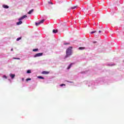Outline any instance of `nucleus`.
Returning <instances> with one entry per match:
<instances>
[{"mask_svg":"<svg viewBox=\"0 0 124 124\" xmlns=\"http://www.w3.org/2000/svg\"><path fill=\"white\" fill-rule=\"evenodd\" d=\"M72 52V46H70L69 48L66 50V58H67L69 56H71V53Z\"/></svg>","mask_w":124,"mask_h":124,"instance_id":"nucleus-1","label":"nucleus"},{"mask_svg":"<svg viewBox=\"0 0 124 124\" xmlns=\"http://www.w3.org/2000/svg\"><path fill=\"white\" fill-rule=\"evenodd\" d=\"M42 55H43V53H37L34 55V58H37V57H41Z\"/></svg>","mask_w":124,"mask_h":124,"instance_id":"nucleus-2","label":"nucleus"},{"mask_svg":"<svg viewBox=\"0 0 124 124\" xmlns=\"http://www.w3.org/2000/svg\"><path fill=\"white\" fill-rule=\"evenodd\" d=\"M9 76H10L12 79H14V78H15V74H10Z\"/></svg>","mask_w":124,"mask_h":124,"instance_id":"nucleus-3","label":"nucleus"},{"mask_svg":"<svg viewBox=\"0 0 124 124\" xmlns=\"http://www.w3.org/2000/svg\"><path fill=\"white\" fill-rule=\"evenodd\" d=\"M49 73H50V72H47V71H43L42 73V74H45V75H46L47 74H49Z\"/></svg>","mask_w":124,"mask_h":124,"instance_id":"nucleus-4","label":"nucleus"},{"mask_svg":"<svg viewBox=\"0 0 124 124\" xmlns=\"http://www.w3.org/2000/svg\"><path fill=\"white\" fill-rule=\"evenodd\" d=\"M19 21H20L16 23V25H17L18 26H19V25H22V24H23V22H22L21 20Z\"/></svg>","mask_w":124,"mask_h":124,"instance_id":"nucleus-5","label":"nucleus"},{"mask_svg":"<svg viewBox=\"0 0 124 124\" xmlns=\"http://www.w3.org/2000/svg\"><path fill=\"white\" fill-rule=\"evenodd\" d=\"M74 64V63H71L69 66L67 68V69H70V68H71V66H72V65Z\"/></svg>","mask_w":124,"mask_h":124,"instance_id":"nucleus-6","label":"nucleus"},{"mask_svg":"<svg viewBox=\"0 0 124 124\" xmlns=\"http://www.w3.org/2000/svg\"><path fill=\"white\" fill-rule=\"evenodd\" d=\"M78 7V6L75 5L71 7V9H76V8H77Z\"/></svg>","mask_w":124,"mask_h":124,"instance_id":"nucleus-7","label":"nucleus"},{"mask_svg":"<svg viewBox=\"0 0 124 124\" xmlns=\"http://www.w3.org/2000/svg\"><path fill=\"white\" fill-rule=\"evenodd\" d=\"M33 11H34V10L32 9L28 13V14H31V13L33 12Z\"/></svg>","mask_w":124,"mask_h":124,"instance_id":"nucleus-8","label":"nucleus"},{"mask_svg":"<svg viewBox=\"0 0 124 124\" xmlns=\"http://www.w3.org/2000/svg\"><path fill=\"white\" fill-rule=\"evenodd\" d=\"M52 32H53V33H57V32H58V31L57 30H53L52 31Z\"/></svg>","mask_w":124,"mask_h":124,"instance_id":"nucleus-9","label":"nucleus"},{"mask_svg":"<svg viewBox=\"0 0 124 124\" xmlns=\"http://www.w3.org/2000/svg\"><path fill=\"white\" fill-rule=\"evenodd\" d=\"M79 50H84L85 49V47H79L78 48Z\"/></svg>","mask_w":124,"mask_h":124,"instance_id":"nucleus-10","label":"nucleus"},{"mask_svg":"<svg viewBox=\"0 0 124 124\" xmlns=\"http://www.w3.org/2000/svg\"><path fill=\"white\" fill-rule=\"evenodd\" d=\"M3 7H4V8H9V7L8 6L5 5H3Z\"/></svg>","mask_w":124,"mask_h":124,"instance_id":"nucleus-11","label":"nucleus"},{"mask_svg":"<svg viewBox=\"0 0 124 124\" xmlns=\"http://www.w3.org/2000/svg\"><path fill=\"white\" fill-rule=\"evenodd\" d=\"M21 39H22V37L17 38L16 39V41H19V40H21Z\"/></svg>","mask_w":124,"mask_h":124,"instance_id":"nucleus-12","label":"nucleus"},{"mask_svg":"<svg viewBox=\"0 0 124 124\" xmlns=\"http://www.w3.org/2000/svg\"><path fill=\"white\" fill-rule=\"evenodd\" d=\"M33 52H37L38 51V48H35L32 50Z\"/></svg>","mask_w":124,"mask_h":124,"instance_id":"nucleus-13","label":"nucleus"},{"mask_svg":"<svg viewBox=\"0 0 124 124\" xmlns=\"http://www.w3.org/2000/svg\"><path fill=\"white\" fill-rule=\"evenodd\" d=\"M38 78H39V79H42L43 80H44V77H41V76L38 77Z\"/></svg>","mask_w":124,"mask_h":124,"instance_id":"nucleus-14","label":"nucleus"},{"mask_svg":"<svg viewBox=\"0 0 124 124\" xmlns=\"http://www.w3.org/2000/svg\"><path fill=\"white\" fill-rule=\"evenodd\" d=\"M23 19H24V18H23V16H22L21 17H20V18L18 19V20L21 21V20H23Z\"/></svg>","mask_w":124,"mask_h":124,"instance_id":"nucleus-15","label":"nucleus"},{"mask_svg":"<svg viewBox=\"0 0 124 124\" xmlns=\"http://www.w3.org/2000/svg\"><path fill=\"white\" fill-rule=\"evenodd\" d=\"M27 73L28 74L31 73V70H28L27 72Z\"/></svg>","mask_w":124,"mask_h":124,"instance_id":"nucleus-16","label":"nucleus"},{"mask_svg":"<svg viewBox=\"0 0 124 124\" xmlns=\"http://www.w3.org/2000/svg\"><path fill=\"white\" fill-rule=\"evenodd\" d=\"M44 22V19H43L40 21V24H42V23Z\"/></svg>","mask_w":124,"mask_h":124,"instance_id":"nucleus-17","label":"nucleus"},{"mask_svg":"<svg viewBox=\"0 0 124 124\" xmlns=\"http://www.w3.org/2000/svg\"><path fill=\"white\" fill-rule=\"evenodd\" d=\"M40 22H38V23H35V25H36V26H38V25H40Z\"/></svg>","mask_w":124,"mask_h":124,"instance_id":"nucleus-18","label":"nucleus"},{"mask_svg":"<svg viewBox=\"0 0 124 124\" xmlns=\"http://www.w3.org/2000/svg\"><path fill=\"white\" fill-rule=\"evenodd\" d=\"M95 32H96V31H91V33H95Z\"/></svg>","mask_w":124,"mask_h":124,"instance_id":"nucleus-19","label":"nucleus"},{"mask_svg":"<svg viewBox=\"0 0 124 124\" xmlns=\"http://www.w3.org/2000/svg\"><path fill=\"white\" fill-rule=\"evenodd\" d=\"M13 59H14V60H20V58L14 57V58H13Z\"/></svg>","mask_w":124,"mask_h":124,"instance_id":"nucleus-20","label":"nucleus"},{"mask_svg":"<svg viewBox=\"0 0 124 124\" xmlns=\"http://www.w3.org/2000/svg\"><path fill=\"white\" fill-rule=\"evenodd\" d=\"M31 78H27L26 79L27 82H28V81H31Z\"/></svg>","mask_w":124,"mask_h":124,"instance_id":"nucleus-21","label":"nucleus"},{"mask_svg":"<svg viewBox=\"0 0 124 124\" xmlns=\"http://www.w3.org/2000/svg\"><path fill=\"white\" fill-rule=\"evenodd\" d=\"M22 17H23V18L25 19V18H27L28 16H27V15H24L23 16H22Z\"/></svg>","mask_w":124,"mask_h":124,"instance_id":"nucleus-22","label":"nucleus"},{"mask_svg":"<svg viewBox=\"0 0 124 124\" xmlns=\"http://www.w3.org/2000/svg\"><path fill=\"white\" fill-rule=\"evenodd\" d=\"M3 78H5V79H7V77H6L5 75H4L3 76Z\"/></svg>","mask_w":124,"mask_h":124,"instance_id":"nucleus-23","label":"nucleus"},{"mask_svg":"<svg viewBox=\"0 0 124 124\" xmlns=\"http://www.w3.org/2000/svg\"><path fill=\"white\" fill-rule=\"evenodd\" d=\"M64 44V45H69V43H64L63 44Z\"/></svg>","mask_w":124,"mask_h":124,"instance_id":"nucleus-24","label":"nucleus"},{"mask_svg":"<svg viewBox=\"0 0 124 124\" xmlns=\"http://www.w3.org/2000/svg\"><path fill=\"white\" fill-rule=\"evenodd\" d=\"M61 87H62L63 86H65V84H62L60 85Z\"/></svg>","mask_w":124,"mask_h":124,"instance_id":"nucleus-25","label":"nucleus"},{"mask_svg":"<svg viewBox=\"0 0 124 124\" xmlns=\"http://www.w3.org/2000/svg\"><path fill=\"white\" fill-rule=\"evenodd\" d=\"M100 32H101V31H99V33H100Z\"/></svg>","mask_w":124,"mask_h":124,"instance_id":"nucleus-26","label":"nucleus"},{"mask_svg":"<svg viewBox=\"0 0 124 124\" xmlns=\"http://www.w3.org/2000/svg\"><path fill=\"white\" fill-rule=\"evenodd\" d=\"M49 3H51V4H53V3L49 2Z\"/></svg>","mask_w":124,"mask_h":124,"instance_id":"nucleus-27","label":"nucleus"},{"mask_svg":"<svg viewBox=\"0 0 124 124\" xmlns=\"http://www.w3.org/2000/svg\"><path fill=\"white\" fill-rule=\"evenodd\" d=\"M93 43L94 44L96 43V42H93Z\"/></svg>","mask_w":124,"mask_h":124,"instance_id":"nucleus-28","label":"nucleus"},{"mask_svg":"<svg viewBox=\"0 0 124 124\" xmlns=\"http://www.w3.org/2000/svg\"><path fill=\"white\" fill-rule=\"evenodd\" d=\"M11 51H13V48H12V49H11Z\"/></svg>","mask_w":124,"mask_h":124,"instance_id":"nucleus-29","label":"nucleus"},{"mask_svg":"<svg viewBox=\"0 0 124 124\" xmlns=\"http://www.w3.org/2000/svg\"><path fill=\"white\" fill-rule=\"evenodd\" d=\"M22 81H24V78H22Z\"/></svg>","mask_w":124,"mask_h":124,"instance_id":"nucleus-30","label":"nucleus"},{"mask_svg":"<svg viewBox=\"0 0 124 124\" xmlns=\"http://www.w3.org/2000/svg\"><path fill=\"white\" fill-rule=\"evenodd\" d=\"M95 36H97V35H95Z\"/></svg>","mask_w":124,"mask_h":124,"instance_id":"nucleus-31","label":"nucleus"}]
</instances>
